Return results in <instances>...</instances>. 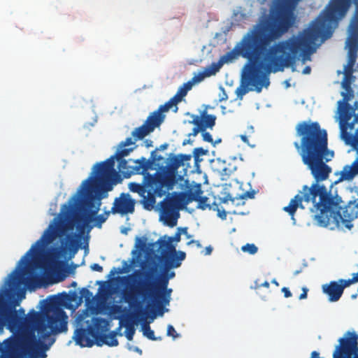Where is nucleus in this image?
<instances>
[{
	"instance_id": "nucleus-28",
	"label": "nucleus",
	"mask_w": 358,
	"mask_h": 358,
	"mask_svg": "<svg viewBox=\"0 0 358 358\" xmlns=\"http://www.w3.org/2000/svg\"><path fill=\"white\" fill-rule=\"evenodd\" d=\"M203 194L201 184H197L192 188L188 193V200L192 201L198 199Z\"/></svg>"
},
{
	"instance_id": "nucleus-58",
	"label": "nucleus",
	"mask_w": 358,
	"mask_h": 358,
	"mask_svg": "<svg viewBox=\"0 0 358 358\" xmlns=\"http://www.w3.org/2000/svg\"><path fill=\"white\" fill-rule=\"evenodd\" d=\"M155 152H156V150H154L151 153V157H152V161L162 159V158L161 157H159L158 158H157Z\"/></svg>"
},
{
	"instance_id": "nucleus-29",
	"label": "nucleus",
	"mask_w": 358,
	"mask_h": 358,
	"mask_svg": "<svg viewBox=\"0 0 358 358\" xmlns=\"http://www.w3.org/2000/svg\"><path fill=\"white\" fill-rule=\"evenodd\" d=\"M143 335L151 341H157L159 338L155 336V332L151 329L149 324H143L142 327Z\"/></svg>"
},
{
	"instance_id": "nucleus-52",
	"label": "nucleus",
	"mask_w": 358,
	"mask_h": 358,
	"mask_svg": "<svg viewBox=\"0 0 358 358\" xmlns=\"http://www.w3.org/2000/svg\"><path fill=\"white\" fill-rule=\"evenodd\" d=\"M180 158L182 159V162L184 164L185 162H188L191 159L192 156L190 155L180 154Z\"/></svg>"
},
{
	"instance_id": "nucleus-41",
	"label": "nucleus",
	"mask_w": 358,
	"mask_h": 358,
	"mask_svg": "<svg viewBox=\"0 0 358 358\" xmlns=\"http://www.w3.org/2000/svg\"><path fill=\"white\" fill-rule=\"evenodd\" d=\"M338 282L343 289V291L344 292V289L345 288L350 286L351 285L354 284V282H352V280H351V278L350 279H339L338 280Z\"/></svg>"
},
{
	"instance_id": "nucleus-23",
	"label": "nucleus",
	"mask_w": 358,
	"mask_h": 358,
	"mask_svg": "<svg viewBox=\"0 0 358 358\" xmlns=\"http://www.w3.org/2000/svg\"><path fill=\"white\" fill-rule=\"evenodd\" d=\"M256 192L255 190L247 191L241 195H237L235 197H232L230 194H227L224 198L222 199V203H227L229 201H231L232 202L235 201V199H253L255 198V195Z\"/></svg>"
},
{
	"instance_id": "nucleus-30",
	"label": "nucleus",
	"mask_w": 358,
	"mask_h": 358,
	"mask_svg": "<svg viewBox=\"0 0 358 358\" xmlns=\"http://www.w3.org/2000/svg\"><path fill=\"white\" fill-rule=\"evenodd\" d=\"M222 64L223 63L220 59L217 63H212L209 68L206 69V71L207 72V76L215 75L220 70Z\"/></svg>"
},
{
	"instance_id": "nucleus-60",
	"label": "nucleus",
	"mask_w": 358,
	"mask_h": 358,
	"mask_svg": "<svg viewBox=\"0 0 358 358\" xmlns=\"http://www.w3.org/2000/svg\"><path fill=\"white\" fill-rule=\"evenodd\" d=\"M230 174V171L227 168H223L222 170V175L223 176H229Z\"/></svg>"
},
{
	"instance_id": "nucleus-54",
	"label": "nucleus",
	"mask_w": 358,
	"mask_h": 358,
	"mask_svg": "<svg viewBox=\"0 0 358 358\" xmlns=\"http://www.w3.org/2000/svg\"><path fill=\"white\" fill-rule=\"evenodd\" d=\"M269 282L268 281H265L264 282L262 283V284H258L257 282H255V288L257 289V288H260L262 287H266V288H268L269 287Z\"/></svg>"
},
{
	"instance_id": "nucleus-35",
	"label": "nucleus",
	"mask_w": 358,
	"mask_h": 358,
	"mask_svg": "<svg viewBox=\"0 0 358 358\" xmlns=\"http://www.w3.org/2000/svg\"><path fill=\"white\" fill-rule=\"evenodd\" d=\"M335 3L338 5V6L341 8V10L344 13L348 10V8L350 6V0H334Z\"/></svg>"
},
{
	"instance_id": "nucleus-2",
	"label": "nucleus",
	"mask_w": 358,
	"mask_h": 358,
	"mask_svg": "<svg viewBox=\"0 0 358 358\" xmlns=\"http://www.w3.org/2000/svg\"><path fill=\"white\" fill-rule=\"evenodd\" d=\"M296 134L301 136L300 144L294 142V147L299 150L303 163L315 178L310 187L303 185L302 190L291 199L288 206L283 208L295 222L294 214L298 208L304 209L302 202L312 203L310 208L314 220L320 227L331 230L338 229L351 230L352 222L358 217V198L350 201L343 208L342 199L333 195L320 182L328 178L331 169L327 163L334 157V152L328 149L327 133L318 122H302L296 126Z\"/></svg>"
},
{
	"instance_id": "nucleus-5",
	"label": "nucleus",
	"mask_w": 358,
	"mask_h": 358,
	"mask_svg": "<svg viewBox=\"0 0 358 358\" xmlns=\"http://www.w3.org/2000/svg\"><path fill=\"white\" fill-rule=\"evenodd\" d=\"M156 272L155 266H152L148 269L143 267L142 269L135 270L132 274L124 277L128 284L122 292V298L131 308L141 311L144 301L155 293L166 289L169 278L163 275L157 281Z\"/></svg>"
},
{
	"instance_id": "nucleus-46",
	"label": "nucleus",
	"mask_w": 358,
	"mask_h": 358,
	"mask_svg": "<svg viewBox=\"0 0 358 358\" xmlns=\"http://www.w3.org/2000/svg\"><path fill=\"white\" fill-rule=\"evenodd\" d=\"M181 237V231H179V228L177 229V232L175 234L173 237H170L169 240L167 242H170L171 243L172 241L179 242L180 241Z\"/></svg>"
},
{
	"instance_id": "nucleus-40",
	"label": "nucleus",
	"mask_w": 358,
	"mask_h": 358,
	"mask_svg": "<svg viewBox=\"0 0 358 358\" xmlns=\"http://www.w3.org/2000/svg\"><path fill=\"white\" fill-rule=\"evenodd\" d=\"M248 92V90L243 85L236 88L235 93L239 99H242L243 96Z\"/></svg>"
},
{
	"instance_id": "nucleus-62",
	"label": "nucleus",
	"mask_w": 358,
	"mask_h": 358,
	"mask_svg": "<svg viewBox=\"0 0 358 358\" xmlns=\"http://www.w3.org/2000/svg\"><path fill=\"white\" fill-rule=\"evenodd\" d=\"M240 138H241V139L244 143H248V138L247 136H245V135H241V136H240Z\"/></svg>"
},
{
	"instance_id": "nucleus-61",
	"label": "nucleus",
	"mask_w": 358,
	"mask_h": 358,
	"mask_svg": "<svg viewBox=\"0 0 358 358\" xmlns=\"http://www.w3.org/2000/svg\"><path fill=\"white\" fill-rule=\"evenodd\" d=\"M144 143H145V146L147 148L152 145V141L151 140H145Z\"/></svg>"
},
{
	"instance_id": "nucleus-22",
	"label": "nucleus",
	"mask_w": 358,
	"mask_h": 358,
	"mask_svg": "<svg viewBox=\"0 0 358 358\" xmlns=\"http://www.w3.org/2000/svg\"><path fill=\"white\" fill-rule=\"evenodd\" d=\"M184 164L182 162V159L180 158L179 155H174L170 159L169 165V172L166 173V176H169V177L173 180V185L174 184V178L175 174L178 171V169ZM165 175V173H164Z\"/></svg>"
},
{
	"instance_id": "nucleus-13",
	"label": "nucleus",
	"mask_w": 358,
	"mask_h": 358,
	"mask_svg": "<svg viewBox=\"0 0 358 358\" xmlns=\"http://www.w3.org/2000/svg\"><path fill=\"white\" fill-rule=\"evenodd\" d=\"M135 200L129 194L122 193L119 197L115 199L111 213L121 215L132 214L135 210Z\"/></svg>"
},
{
	"instance_id": "nucleus-26",
	"label": "nucleus",
	"mask_w": 358,
	"mask_h": 358,
	"mask_svg": "<svg viewBox=\"0 0 358 358\" xmlns=\"http://www.w3.org/2000/svg\"><path fill=\"white\" fill-rule=\"evenodd\" d=\"M192 87L191 86L190 83L187 82L178 88L176 94L174 96L178 99L179 101L180 102L187 95V92L192 90Z\"/></svg>"
},
{
	"instance_id": "nucleus-57",
	"label": "nucleus",
	"mask_w": 358,
	"mask_h": 358,
	"mask_svg": "<svg viewBox=\"0 0 358 358\" xmlns=\"http://www.w3.org/2000/svg\"><path fill=\"white\" fill-rule=\"evenodd\" d=\"M351 280L354 284L358 282V272L352 274V278Z\"/></svg>"
},
{
	"instance_id": "nucleus-50",
	"label": "nucleus",
	"mask_w": 358,
	"mask_h": 358,
	"mask_svg": "<svg viewBox=\"0 0 358 358\" xmlns=\"http://www.w3.org/2000/svg\"><path fill=\"white\" fill-rule=\"evenodd\" d=\"M308 292V289L307 287H303L302 288V293L299 296V299L300 300L306 299L307 298Z\"/></svg>"
},
{
	"instance_id": "nucleus-16",
	"label": "nucleus",
	"mask_w": 358,
	"mask_h": 358,
	"mask_svg": "<svg viewBox=\"0 0 358 358\" xmlns=\"http://www.w3.org/2000/svg\"><path fill=\"white\" fill-rule=\"evenodd\" d=\"M109 322L103 317H96L94 320L93 326L89 327L91 330V336L95 342L105 335L108 330Z\"/></svg>"
},
{
	"instance_id": "nucleus-10",
	"label": "nucleus",
	"mask_w": 358,
	"mask_h": 358,
	"mask_svg": "<svg viewBox=\"0 0 358 358\" xmlns=\"http://www.w3.org/2000/svg\"><path fill=\"white\" fill-rule=\"evenodd\" d=\"M55 223L49 225L48 228L44 231L43 236L36 243L31 246V248L26 252V254L21 258L19 262V265H26L29 257L31 255V252L36 250V248L41 247L43 243H51L54 240L64 232V227L57 221L54 220Z\"/></svg>"
},
{
	"instance_id": "nucleus-38",
	"label": "nucleus",
	"mask_w": 358,
	"mask_h": 358,
	"mask_svg": "<svg viewBox=\"0 0 358 358\" xmlns=\"http://www.w3.org/2000/svg\"><path fill=\"white\" fill-rule=\"evenodd\" d=\"M80 295L82 298H85L87 302H90L92 298V293L86 287H83L80 289Z\"/></svg>"
},
{
	"instance_id": "nucleus-20",
	"label": "nucleus",
	"mask_w": 358,
	"mask_h": 358,
	"mask_svg": "<svg viewBox=\"0 0 358 358\" xmlns=\"http://www.w3.org/2000/svg\"><path fill=\"white\" fill-rule=\"evenodd\" d=\"M178 103H180L178 99L173 96L164 104L161 105L157 110L152 112L151 115L155 118H159L160 120V124H162L165 117V115L163 114V113L169 111L173 106H175L174 112H177L178 109L177 104Z\"/></svg>"
},
{
	"instance_id": "nucleus-17",
	"label": "nucleus",
	"mask_w": 358,
	"mask_h": 358,
	"mask_svg": "<svg viewBox=\"0 0 358 358\" xmlns=\"http://www.w3.org/2000/svg\"><path fill=\"white\" fill-rule=\"evenodd\" d=\"M171 293L172 289L167 287L165 290H161L155 293L154 296H150L146 301L152 302L155 306L160 310L169 303Z\"/></svg>"
},
{
	"instance_id": "nucleus-25",
	"label": "nucleus",
	"mask_w": 358,
	"mask_h": 358,
	"mask_svg": "<svg viewBox=\"0 0 358 358\" xmlns=\"http://www.w3.org/2000/svg\"><path fill=\"white\" fill-rule=\"evenodd\" d=\"M216 117L205 113L202 115V128L205 131L207 128H213L215 124Z\"/></svg>"
},
{
	"instance_id": "nucleus-3",
	"label": "nucleus",
	"mask_w": 358,
	"mask_h": 358,
	"mask_svg": "<svg viewBox=\"0 0 358 358\" xmlns=\"http://www.w3.org/2000/svg\"><path fill=\"white\" fill-rule=\"evenodd\" d=\"M350 3L346 12L339 17L335 22H331L329 31L321 34L315 41V47L317 48V41L321 37L327 38L333 33L334 27L338 24L339 20L343 18L350 8L352 3L355 6V11L351 17L348 27V38L346 40V48H348V62L344 66V77L341 83L342 87L345 92H341L343 99L338 102V110L340 113V129L341 136L345 142L352 138L348 132V129H354L355 124L358 122V113H355L356 108H353L348 101L354 98V91L351 87L352 83L355 80L353 76L354 66L357 58L358 52V0H350ZM355 105L358 107V102Z\"/></svg>"
},
{
	"instance_id": "nucleus-43",
	"label": "nucleus",
	"mask_w": 358,
	"mask_h": 358,
	"mask_svg": "<svg viewBox=\"0 0 358 358\" xmlns=\"http://www.w3.org/2000/svg\"><path fill=\"white\" fill-rule=\"evenodd\" d=\"M134 334H135V329L133 326H129V327H127V330L125 331V336L129 341H131L133 339Z\"/></svg>"
},
{
	"instance_id": "nucleus-11",
	"label": "nucleus",
	"mask_w": 358,
	"mask_h": 358,
	"mask_svg": "<svg viewBox=\"0 0 358 358\" xmlns=\"http://www.w3.org/2000/svg\"><path fill=\"white\" fill-rule=\"evenodd\" d=\"M160 248H164L162 251V258L166 270L180 266L182 262L186 257L185 252L177 251L172 243L166 241L160 243Z\"/></svg>"
},
{
	"instance_id": "nucleus-47",
	"label": "nucleus",
	"mask_w": 358,
	"mask_h": 358,
	"mask_svg": "<svg viewBox=\"0 0 358 358\" xmlns=\"http://www.w3.org/2000/svg\"><path fill=\"white\" fill-rule=\"evenodd\" d=\"M202 131H204L203 128H201V127H194L192 129V132L188 134V136L189 137L191 136H196L199 134V132L202 133Z\"/></svg>"
},
{
	"instance_id": "nucleus-1",
	"label": "nucleus",
	"mask_w": 358,
	"mask_h": 358,
	"mask_svg": "<svg viewBox=\"0 0 358 358\" xmlns=\"http://www.w3.org/2000/svg\"><path fill=\"white\" fill-rule=\"evenodd\" d=\"M343 15L335 1L330 0L308 27L269 46L289 31L296 19L291 9L278 8L268 20L256 24L248 31L220 60L224 64L238 56L246 59L248 62L243 67L242 79L246 85L260 93L263 87L269 85L268 75L271 73L283 71L297 59H301L303 64L310 61L311 55L316 52L315 41L318 37L329 31L331 22Z\"/></svg>"
},
{
	"instance_id": "nucleus-45",
	"label": "nucleus",
	"mask_w": 358,
	"mask_h": 358,
	"mask_svg": "<svg viewBox=\"0 0 358 358\" xmlns=\"http://www.w3.org/2000/svg\"><path fill=\"white\" fill-rule=\"evenodd\" d=\"M167 335L169 336H172L173 338H176L178 336V334L176 331V329H174V327L169 324L167 327Z\"/></svg>"
},
{
	"instance_id": "nucleus-27",
	"label": "nucleus",
	"mask_w": 358,
	"mask_h": 358,
	"mask_svg": "<svg viewBox=\"0 0 358 358\" xmlns=\"http://www.w3.org/2000/svg\"><path fill=\"white\" fill-rule=\"evenodd\" d=\"M110 213L111 210L110 211H105L103 214L93 216L92 217V221L93 220L94 222V226L98 228H101L102 224L107 220Z\"/></svg>"
},
{
	"instance_id": "nucleus-32",
	"label": "nucleus",
	"mask_w": 358,
	"mask_h": 358,
	"mask_svg": "<svg viewBox=\"0 0 358 358\" xmlns=\"http://www.w3.org/2000/svg\"><path fill=\"white\" fill-rule=\"evenodd\" d=\"M241 250L250 255H255L257 252L258 248L254 243H247L241 247Z\"/></svg>"
},
{
	"instance_id": "nucleus-7",
	"label": "nucleus",
	"mask_w": 358,
	"mask_h": 358,
	"mask_svg": "<svg viewBox=\"0 0 358 358\" xmlns=\"http://www.w3.org/2000/svg\"><path fill=\"white\" fill-rule=\"evenodd\" d=\"M172 186L173 180L169 176L156 172L153 175H145L143 184L129 183V188L131 192L138 193L142 198L141 203L144 209L152 210L156 203V197L165 195Z\"/></svg>"
},
{
	"instance_id": "nucleus-55",
	"label": "nucleus",
	"mask_w": 358,
	"mask_h": 358,
	"mask_svg": "<svg viewBox=\"0 0 358 358\" xmlns=\"http://www.w3.org/2000/svg\"><path fill=\"white\" fill-rule=\"evenodd\" d=\"M193 243H196V245L197 248H201V244L199 243V241H195V240H190L189 242H187V245H190Z\"/></svg>"
},
{
	"instance_id": "nucleus-8",
	"label": "nucleus",
	"mask_w": 358,
	"mask_h": 358,
	"mask_svg": "<svg viewBox=\"0 0 358 358\" xmlns=\"http://www.w3.org/2000/svg\"><path fill=\"white\" fill-rule=\"evenodd\" d=\"M80 194L83 196V205L88 213H85L83 215L75 214L72 219L69 220L65 225V228L72 230L76 224V229L79 233L77 236H81L85 233L86 227L90 231L93 226L89 225L92 221V217L97 214L100 210L101 205V200L97 199V191L94 186H86L84 188L83 184L80 187Z\"/></svg>"
},
{
	"instance_id": "nucleus-48",
	"label": "nucleus",
	"mask_w": 358,
	"mask_h": 358,
	"mask_svg": "<svg viewBox=\"0 0 358 358\" xmlns=\"http://www.w3.org/2000/svg\"><path fill=\"white\" fill-rule=\"evenodd\" d=\"M221 93L219 95L220 101H226L228 99V96L224 89V87H220Z\"/></svg>"
},
{
	"instance_id": "nucleus-31",
	"label": "nucleus",
	"mask_w": 358,
	"mask_h": 358,
	"mask_svg": "<svg viewBox=\"0 0 358 358\" xmlns=\"http://www.w3.org/2000/svg\"><path fill=\"white\" fill-rule=\"evenodd\" d=\"M198 202V208L206 210V208L210 209V205L208 203V198L207 196H199L198 199L194 200Z\"/></svg>"
},
{
	"instance_id": "nucleus-24",
	"label": "nucleus",
	"mask_w": 358,
	"mask_h": 358,
	"mask_svg": "<svg viewBox=\"0 0 358 358\" xmlns=\"http://www.w3.org/2000/svg\"><path fill=\"white\" fill-rule=\"evenodd\" d=\"M23 273V269L15 268L9 275V279L6 282V285L10 287H15L17 282H20L22 273Z\"/></svg>"
},
{
	"instance_id": "nucleus-56",
	"label": "nucleus",
	"mask_w": 358,
	"mask_h": 358,
	"mask_svg": "<svg viewBox=\"0 0 358 358\" xmlns=\"http://www.w3.org/2000/svg\"><path fill=\"white\" fill-rule=\"evenodd\" d=\"M213 251V248L211 246H208L205 248V255H209L211 254Z\"/></svg>"
},
{
	"instance_id": "nucleus-64",
	"label": "nucleus",
	"mask_w": 358,
	"mask_h": 358,
	"mask_svg": "<svg viewBox=\"0 0 358 358\" xmlns=\"http://www.w3.org/2000/svg\"><path fill=\"white\" fill-rule=\"evenodd\" d=\"M169 145L167 143H164L159 146V150H164L168 148Z\"/></svg>"
},
{
	"instance_id": "nucleus-59",
	"label": "nucleus",
	"mask_w": 358,
	"mask_h": 358,
	"mask_svg": "<svg viewBox=\"0 0 358 358\" xmlns=\"http://www.w3.org/2000/svg\"><path fill=\"white\" fill-rule=\"evenodd\" d=\"M311 71V68L309 66H306L303 70V74H309Z\"/></svg>"
},
{
	"instance_id": "nucleus-33",
	"label": "nucleus",
	"mask_w": 358,
	"mask_h": 358,
	"mask_svg": "<svg viewBox=\"0 0 358 358\" xmlns=\"http://www.w3.org/2000/svg\"><path fill=\"white\" fill-rule=\"evenodd\" d=\"M205 77H207V72L206 70L203 72L199 73L198 75L194 76L190 80L188 81V83H190L191 86L193 87L195 83L202 81Z\"/></svg>"
},
{
	"instance_id": "nucleus-44",
	"label": "nucleus",
	"mask_w": 358,
	"mask_h": 358,
	"mask_svg": "<svg viewBox=\"0 0 358 358\" xmlns=\"http://www.w3.org/2000/svg\"><path fill=\"white\" fill-rule=\"evenodd\" d=\"M73 199L74 201L73 203L70 204L69 206H67L66 204H65L64 206V207L67 209V213L68 214H70L72 212V210H73V209L74 208V206L80 201V199L79 197H76V196H74L73 198Z\"/></svg>"
},
{
	"instance_id": "nucleus-19",
	"label": "nucleus",
	"mask_w": 358,
	"mask_h": 358,
	"mask_svg": "<svg viewBox=\"0 0 358 358\" xmlns=\"http://www.w3.org/2000/svg\"><path fill=\"white\" fill-rule=\"evenodd\" d=\"M355 141L358 144V129L355 135ZM358 175V157L351 165H345L341 172V178L345 180H351Z\"/></svg>"
},
{
	"instance_id": "nucleus-42",
	"label": "nucleus",
	"mask_w": 358,
	"mask_h": 358,
	"mask_svg": "<svg viewBox=\"0 0 358 358\" xmlns=\"http://www.w3.org/2000/svg\"><path fill=\"white\" fill-rule=\"evenodd\" d=\"M193 120L190 122V123L195 125L194 127H201L202 128V117H200L199 115H192Z\"/></svg>"
},
{
	"instance_id": "nucleus-4",
	"label": "nucleus",
	"mask_w": 358,
	"mask_h": 358,
	"mask_svg": "<svg viewBox=\"0 0 358 358\" xmlns=\"http://www.w3.org/2000/svg\"><path fill=\"white\" fill-rule=\"evenodd\" d=\"M67 320L66 312L54 302L47 303L42 313L31 310L27 316H20L14 307L0 301L1 322L17 329L33 328L43 338L66 331Z\"/></svg>"
},
{
	"instance_id": "nucleus-21",
	"label": "nucleus",
	"mask_w": 358,
	"mask_h": 358,
	"mask_svg": "<svg viewBox=\"0 0 358 358\" xmlns=\"http://www.w3.org/2000/svg\"><path fill=\"white\" fill-rule=\"evenodd\" d=\"M117 334V333L116 331H113L110 332L108 334H105L103 336H101V338L97 340L96 344L98 346H102L103 344L110 347L117 346L119 343L116 338Z\"/></svg>"
},
{
	"instance_id": "nucleus-51",
	"label": "nucleus",
	"mask_w": 358,
	"mask_h": 358,
	"mask_svg": "<svg viewBox=\"0 0 358 358\" xmlns=\"http://www.w3.org/2000/svg\"><path fill=\"white\" fill-rule=\"evenodd\" d=\"M92 271L101 272L103 271V267L98 264H93L90 266Z\"/></svg>"
},
{
	"instance_id": "nucleus-9",
	"label": "nucleus",
	"mask_w": 358,
	"mask_h": 358,
	"mask_svg": "<svg viewBox=\"0 0 358 358\" xmlns=\"http://www.w3.org/2000/svg\"><path fill=\"white\" fill-rule=\"evenodd\" d=\"M184 196L175 192L172 196L169 194L160 202V220L170 227L177 224L179 217L178 209Z\"/></svg>"
},
{
	"instance_id": "nucleus-18",
	"label": "nucleus",
	"mask_w": 358,
	"mask_h": 358,
	"mask_svg": "<svg viewBox=\"0 0 358 358\" xmlns=\"http://www.w3.org/2000/svg\"><path fill=\"white\" fill-rule=\"evenodd\" d=\"M91 330L80 328L75 331L74 339L76 343L81 347H92L96 343L94 339L90 338Z\"/></svg>"
},
{
	"instance_id": "nucleus-14",
	"label": "nucleus",
	"mask_w": 358,
	"mask_h": 358,
	"mask_svg": "<svg viewBox=\"0 0 358 358\" xmlns=\"http://www.w3.org/2000/svg\"><path fill=\"white\" fill-rule=\"evenodd\" d=\"M151 162L147 161L145 157H141L139 159L133 160L129 159L127 169L122 171L124 173L131 174H146L147 171L150 168Z\"/></svg>"
},
{
	"instance_id": "nucleus-36",
	"label": "nucleus",
	"mask_w": 358,
	"mask_h": 358,
	"mask_svg": "<svg viewBox=\"0 0 358 358\" xmlns=\"http://www.w3.org/2000/svg\"><path fill=\"white\" fill-rule=\"evenodd\" d=\"M201 135L203 137V140L204 141L210 143L213 145H215V144L221 142V139H219L214 142L211 134L209 132L206 131V130L204 131H202Z\"/></svg>"
},
{
	"instance_id": "nucleus-37",
	"label": "nucleus",
	"mask_w": 358,
	"mask_h": 358,
	"mask_svg": "<svg viewBox=\"0 0 358 358\" xmlns=\"http://www.w3.org/2000/svg\"><path fill=\"white\" fill-rule=\"evenodd\" d=\"M299 0H285V2L283 5L279 6L278 8H287L292 10V13H294V10L295 8L296 5L297 4Z\"/></svg>"
},
{
	"instance_id": "nucleus-6",
	"label": "nucleus",
	"mask_w": 358,
	"mask_h": 358,
	"mask_svg": "<svg viewBox=\"0 0 358 358\" xmlns=\"http://www.w3.org/2000/svg\"><path fill=\"white\" fill-rule=\"evenodd\" d=\"M134 148H125L119 145V150L114 156L108 159L96 163L94 165L90 176L83 182V186H94L97 191V199L101 200L108 196V192L113 189V187L121 182L120 176L115 169V159L118 162V169L124 171L127 169L129 159H124Z\"/></svg>"
},
{
	"instance_id": "nucleus-34",
	"label": "nucleus",
	"mask_w": 358,
	"mask_h": 358,
	"mask_svg": "<svg viewBox=\"0 0 358 358\" xmlns=\"http://www.w3.org/2000/svg\"><path fill=\"white\" fill-rule=\"evenodd\" d=\"M79 246V242L75 239L73 237H71L69 238V249L71 252L75 254Z\"/></svg>"
},
{
	"instance_id": "nucleus-12",
	"label": "nucleus",
	"mask_w": 358,
	"mask_h": 358,
	"mask_svg": "<svg viewBox=\"0 0 358 358\" xmlns=\"http://www.w3.org/2000/svg\"><path fill=\"white\" fill-rule=\"evenodd\" d=\"M160 124V120L154 117L150 114L141 126L136 128L132 131L131 137H128L125 141L121 142V146L127 147L135 144L136 141L143 139Z\"/></svg>"
},
{
	"instance_id": "nucleus-15",
	"label": "nucleus",
	"mask_w": 358,
	"mask_h": 358,
	"mask_svg": "<svg viewBox=\"0 0 358 358\" xmlns=\"http://www.w3.org/2000/svg\"><path fill=\"white\" fill-rule=\"evenodd\" d=\"M324 294L327 295L330 302L338 301L343 294V291L338 281H331L329 283L324 284L322 286Z\"/></svg>"
},
{
	"instance_id": "nucleus-53",
	"label": "nucleus",
	"mask_w": 358,
	"mask_h": 358,
	"mask_svg": "<svg viewBox=\"0 0 358 358\" xmlns=\"http://www.w3.org/2000/svg\"><path fill=\"white\" fill-rule=\"evenodd\" d=\"M282 292L284 293V296L285 298H289V297L292 296V293L289 291V288H287V287H282Z\"/></svg>"
},
{
	"instance_id": "nucleus-49",
	"label": "nucleus",
	"mask_w": 358,
	"mask_h": 358,
	"mask_svg": "<svg viewBox=\"0 0 358 358\" xmlns=\"http://www.w3.org/2000/svg\"><path fill=\"white\" fill-rule=\"evenodd\" d=\"M187 227H179V231H181V234H184L187 239H190L192 236L188 233Z\"/></svg>"
},
{
	"instance_id": "nucleus-63",
	"label": "nucleus",
	"mask_w": 358,
	"mask_h": 358,
	"mask_svg": "<svg viewBox=\"0 0 358 358\" xmlns=\"http://www.w3.org/2000/svg\"><path fill=\"white\" fill-rule=\"evenodd\" d=\"M113 310L114 312H120L121 306H114L113 307Z\"/></svg>"
},
{
	"instance_id": "nucleus-39",
	"label": "nucleus",
	"mask_w": 358,
	"mask_h": 358,
	"mask_svg": "<svg viewBox=\"0 0 358 358\" xmlns=\"http://www.w3.org/2000/svg\"><path fill=\"white\" fill-rule=\"evenodd\" d=\"M208 152L207 150H204L203 148H196L194 150L193 154L196 162L199 161L200 156L206 155Z\"/></svg>"
}]
</instances>
